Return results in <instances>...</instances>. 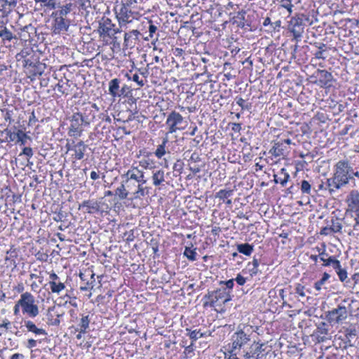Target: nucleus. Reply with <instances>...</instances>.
Segmentation results:
<instances>
[{
  "label": "nucleus",
  "instance_id": "nucleus-1",
  "mask_svg": "<svg viewBox=\"0 0 359 359\" xmlns=\"http://www.w3.org/2000/svg\"><path fill=\"white\" fill-rule=\"evenodd\" d=\"M252 333V327L250 325H239L238 330L231 336V344H229V356L228 359H231V356L237 355L236 350L240 351L243 346L250 341V335Z\"/></svg>",
  "mask_w": 359,
  "mask_h": 359
},
{
  "label": "nucleus",
  "instance_id": "nucleus-2",
  "mask_svg": "<svg viewBox=\"0 0 359 359\" xmlns=\"http://www.w3.org/2000/svg\"><path fill=\"white\" fill-rule=\"evenodd\" d=\"M354 169L348 160L339 161L334 165V175L342 187L353 180Z\"/></svg>",
  "mask_w": 359,
  "mask_h": 359
},
{
  "label": "nucleus",
  "instance_id": "nucleus-3",
  "mask_svg": "<svg viewBox=\"0 0 359 359\" xmlns=\"http://www.w3.org/2000/svg\"><path fill=\"white\" fill-rule=\"evenodd\" d=\"M22 312L29 318H35L39 313L38 306L35 304V297L28 292L22 293L19 299Z\"/></svg>",
  "mask_w": 359,
  "mask_h": 359
},
{
  "label": "nucleus",
  "instance_id": "nucleus-4",
  "mask_svg": "<svg viewBox=\"0 0 359 359\" xmlns=\"http://www.w3.org/2000/svg\"><path fill=\"white\" fill-rule=\"evenodd\" d=\"M71 124L69 128L68 134L69 136L78 137L82 133L81 126L89 125L91 119L88 115H83V113H74L70 120Z\"/></svg>",
  "mask_w": 359,
  "mask_h": 359
},
{
  "label": "nucleus",
  "instance_id": "nucleus-5",
  "mask_svg": "<svg viewBox=\"0 0 359 359\" xmlns=\"http://www.w3.org/2000/svg\"><path fill=\"white\" fill-rule=\"evenodd\" d=\"M183 116L175 111H172L167 116L165 125L168 129L167 134L176 133L185 128Z\"/></svg>",
  "mask_w": 359,
  "mask_h": 359
},
{
  "label": "nucleus",
  "instance_id": "nucleus-6",
  "mask_svg": "<svg viewBox=\"0 0 359 359\" xmlns=\"http://www.w3.org/2000/svg\"><path fill=\"white\" fill-rule=\"evenodd\" d=\"M131 4V1H130L126 4H123L118 10L115 8L116 18L121 27L132 22L133 19L135 18L134 15H136L137 13L132 11L129 8Z\"/></svg>",
  "mask_w": 359,
  "mask_h": 359
},
{
  "label": "nucleus",
  "instance_id": "nucleus-7",
  "mask_svg": "<svg viewBox=\"0 0 359 359\" xmlns=\"http://www.w3.org/2000/svg\"><path fill=\"white\" fill-rule=\"evenodd\" d=\"M304 29L302 20H299V17L296 13L290 18L288 24V30L293 36L292 41H300L303 37Z\"/></svg>",
  "mask_w": 359,
  "mask_h": 359
},
{
  "label": "nucleus",
  "instance_id": "nucleus-8",
  "mask_svg": "<svg viewBox=\"0 0 359 359\" xmlns=\"http://www.w3.org/2000/svg\"><path fill=\"white\" fill-rule=\"evenodd\" d=\"M347 309L345 306L338 305L337 308L329 311L326 318L330 324L341 323L347 318Z\"/></svg>",
  "mask_w": 359,
  "mask_h": 359
},
{
  "label": "nucleus",
  "instance_id": "nucleus-9",
  "mask_svg": "<svg viewBox=\"0 0 359 359\" xmlns=\"http://www.w3.org/2000/svg\"><path fill=\"white\" fill-rule=\"evenodd\" d=\"M358 332L357 330L352 326L344 328V331L341 332L340 338L344 342V348L355 346L358 339Z\"/></svg>",
  "mask_w": 359,
  "mask_h": 359
},
{
  "label": "nucleus",
  "instance_id": "nucleus-10",
  "mask_svg": "<svg viewBox=\"0 0 359 359\" xmlns=\"http://www.w3.org/2000/svg\"><path fill=\"white\" fill-rule=\"evenodd\" d=\"M330 325L325 322H320L316 330L313 332V337H315L317 342H325L331 339V333L330 332Z\"/></svg>",
  "mask_w": 359,
  "mask_h": 359
},
{
  "label": "nucleus",
  "instance_id": "nucleus-11",
  "mask_svg": "<svg viewBox=\"0 0 359 359\" xmlns=\"http://www.w3.org/2000/svg\"><path fill=\"white\" fill-rule=\"evenodd\" d=\"M79 277L83 283L80 286L81 291H88L93 289L95 283V273L93 271L86 269L79 273Z\"/></svg>",
  "mask_w": 359,
  "mask_h": 359
},
{
  "label": "nucleus",
  "instance_id": "nucleus-12",
  "mask_svg": "<svg viewBox=\"0 0 359 359\" xmlns=\"http://www.w3.org/2000/svg\"><path fill=\"white\" fill-rule=\"evenodd\" d=\"M122 177L126 178L124 182L127 188H130L129 183L132 180L136 181L138 184H145L147 182V180L144 179V172L137 168H132L126 174L123 175Z\"/></svg>",
  "mask_w": 359,
  "mask_h": 359
},
{
  "label": "nucleus",
  "instance_id": "nucleus-13",
  "mask_svg": "<svg viewBox=\"0 0 359 359\" xmlns=\"http://www.w3.org/2000/svg\"><path fill=\"white\" fill-rule=\"evenodd\" d=\"M315 77L316 78V83L321 88H328L332 86L333 76L332 74L325 69H318L315 72Z\"/></svg>",
  "mask_w": 359,
  "mask_h": 359
},
{
  "label": "nucleus",
  "instance_id": "nucleus-14",
  "mask_svg": "<svg viewBox=\"0 0 359 359\" xmlns=\"http://www.w3.org/2000/svg\"><path fill=\"white\" fill-rule=\"evenodd\" d=\"M52 17L54 18L53 24V32L55 34H60L68 30L70 25L69 20L60 15Z\"/></svg>",
  "mask_w": 359,
  "mask_h": 359
},
{
  "label": "nucleus",
  "instance_id": "nucleus-15",
  "mask_svg": "<svg viewBox=\"0 0 359 359\" xmlns=\"http://www.w3.org/2000/svg\"><path fill=\"white\" fill-rule=\"evenodd\" d=\"M232 297L231 292L227 291L226 288H219L215 290V297L212 298V302H210L209 303L205 302L204 306H205L208 304L210 306H214L215 303L219 300L224 304H226L232 299Z\"/></svg>",
  "mask_w": 359,
  "mask_h": 359
},
{
  "label": "nucleus",
  "instance_id": "nucleus-16",
  "mask_svg": "<svg viewBox=\"0 0 359 359\" xmlns=\"http://www.w3.org/2000/svg\"><path fill=\"white\" fill-rule=\"evenodd\" d=\"M115 25L112 23L111 20L102 17L99 21V26L97 32L100 37L108 36L112 33V27H114Z\"/></svg>",
  "mask_w": 359,
  "mask_h": 359
},
{
  "label": "nucleus",
  "instance_id": "nucleus-17",
  "mask_svg": "<svg viewBox=\"0 0 359 359\" xmlns=\"http://www.w3.org/2000/svg\"><path fill=\"white\" fill-rule=\"evenodd\" d=\"M4 133H6L7 138L10 142L15 141L20 143L21 145L26 144V140L30 139V137L25 133L22 130H18L17 133H13L8 129H6Z\"/></svg>",
  "mask_w": 359,
  "mask_h": 359
},
{
  "label": "nucleus",
  "instance_id": "nucleus-18",
  "mask_svg": "<svg viewBox=\"0 0 359 359\" xmlns=\"http://www.w3.org/2000/svg\"><path fill=\"white\" fill-rule=\"evenodd\" d=\"M102 203L95 200H86L79 204V209H86L85 212L89 214L100 212Z\"/></svg>",
  "mask_w": 359,
  "mask_h": 359
},
{
  "label": "nucleus",
  "instance_id": "nucleus-19",
  "mask_svg": "<svg viewBox=\"0 0 359 359\" xmlns=\"http://www.w3.org/2000/svg\"><path fill=\"white\" fill-rule=\"evenodd\" d=\"M140 32L137 29H133L124 34L123 45L126 48H133L137 41H140L139 36Z\"/></svg>",
  "mask_w": 359,
  "mask_h": 359
},
{
  "label": "nucleus",
  "instance_id": "nucleus-20",
  "mask_svg": "<svg viewBox=\"0 0 359 359\" xmlns=\"http://www.w3.org/2000/svg\"><path fill=\"white\" fill-rule=\"evenodd\" d=\"M23 326L26 327L27 332L34 333L36 336L43 335L46 336L47 332L43 328L37 327L36 324L30 320H24Z\"/></svg>",
  "mask_w": 359,
  "mask_h": 359
},
{
  "label": "nucleus",
  "instance_id": "nucleus-21",
  "mask_svg": "<svg viewBox=\"0 0 359 359\" xmlns=\"http://www.w3.org/2000/svg\"><path fill=\"white\" fill-rule=\"evenodd\" d=\"M0 39L5 43L11 42L13 39H15L13 34L6 27L5 23L0 20Z\"/></svg>",
  "mask_w": 359,
  "mask_h": 359
},
{
  "label": "nucleus",
  "instance_id": "nucleus-22",
  "mask_svg": "<svg viewBox=\"0 0 359 359\" xmlns=\"http://www.w3.org/2000/svg\"><path fill=\"white\" fill-rule=\"evenodd\" d=\"M81 318L75 328V331L80 333H86L89 328L90 318L88 315L81 314Z\"/></svg>",
  "mask_w": 359,
  "mask_h": 359
},
{
  "label": "nucleus",
  "instance_id": "nucleus-23",
  "mask_svg": "<svg viewBox=\"0 0 359 359\" xmlns=\"http://www.w3.org/2000/svg\"><path fill=\"white\" fill-rule=\"evenodd\" d=\"M152 181L155 187L162 184L165 182V171L163 169L154 168L152 171Z\"/></svg>",
  "mask_w": 359,
  "mask_h": 359
},
{
  "label": "nucleus",
  "instance_id": "nucleus-24",
  "mask_svg": "<svg viewBox=\"0 0 359 359\" xmlns=\"http://www.w3.org/2000/svg\"><path fill=\"white\" fill-rule=\"evenodd\" d=\"M246 11L242 9L237 13V15L233 17V19H236L233 21V24H237V26L241 28H245L246 27H250V24L245 20Z\"/></svg>",
  "mask_w": 359,
  "mask_h": 359
},
{
  "label": "nucleus",
  "instance_id": "nucleus-25",
  "mask_svg": "<svg viewBox=\"0 0 359 359\" xmlns=\"http://www.w3.org/2000/svg\"><path fill=\"white\" fill-rule=\"evenodd\" d=\"M349 208L353 212H359V192L352 191L350 194Z\"/></svg>",
  "mask_w": 359,
  "mask_h": 359
},
{
  "label": "nucleus",
  "instance_id": "nucleus-26",
  "mask_svg": "<svg viewBox=\"0 0 359 359\" xmlns=\"http://www.w3.org/2000/svg\"><path fill=\"white\" fill-rule=\"evenodd\" d=\"M86 147L87 146L83 141H80L76 144H75L72 149V150L74 151V158L78 160L82 159L84 157V152Z\"/></svg>",
  "mask_w": 359,
  "mask_h": 359
},
{
  "label": "nucleus",
  "instance_id": "nucleus-27",
  "mask_svg": "<svg viewBox=\"0 0 359 359\" xmlns=\"http://www.w3.org/2000/svg\"><path fill=\"white\" fill-rule=\"evenodd\" d=\"M23 66L25 67H33L34 68V74H41L42 71L40 69V67L42 65L39 61L36 60H32L30 58H25L23 59Z\"/></svg>",
  "mask_w": 359,
  "mask_h": 359
},
{
  "label": "nucleus",
  "instance_id": "nucleus-28",
  "mask_svg": "<svg viewBox=\"0 0 359 359\" xmlns=\"http://www.w3.org/2000/svg\"><path fill=\"white\" fill-rule=\"evenodd\" d=\"M337 179L334 174L332 177L327 179L326 186L329 190L330 194H333L336 190H339L343 188L339 181H337Z\"/></svg>",
  "mask_w": 359,
  "mask_h": 359
},
{
  "label": "nucleus",
  "instance_id": "nucleus-29",
  "mask_svg": "<svg viewBox=\"0 0 359 359\" xmlns=\"http://www.w3.org/2000/svg\"><path fill=\"white\" fill-rule=\"evenodd\" d=\"M279 175V177L277 175H273L275 183H280L282 187H285L290 179V175L287 172L286 169L282 168Z\"/></svg>",
  "mask_w": 359,
  "mask_h": 359
},
{
  "label": "nucleus",
  "instance_id": "nucleus-30",
  "mask_svg": "<svg viewBox=\"0 0 359 359\" xmlns=\"http://www.w3.org/2000/svg\"><path fill=\"white\" fill-rule=\"evenodd\" d=\"M73 6L72 3H68L62 6H60V9L53 12L51 16L60 15L66 18L67 15L72 11Z\"/></svg>",
  "mask_w": 359,
  "mask_h": 359
},
{
  "label": "nucleus",
  "instance_id": "nucleus-31",
  "mask_svg": "<svg viewBox=\"0 0 359 359\" xmlns=\"http://www.w3.org/2000/svg\"><path fill=\"white\" fill-rule=\"evenodd\" d=\"M259 264H260V260L257 259L255 257H253L252 262H249L248 264V271H249V273H250L251 278L257 276L259 273Z\"/></svg>",
  "mask_w": 359,
  "mask_h": 359
},
{
  "label": "nucleus",
  "instance_id": "nucleus-32",
  "mask_svg": "<svg viewBox=\"0 0 359 359\" xmlns=\"http://www.w3.org/2000/svg\"><path fill=\"white\" fill-rule=\"evenodd\" d=\"M119 83L120 80L118 79H114L110 81L109 83V94L113 97H119Z\"/></svg>",
  "mask_w": 359,
  "mask_h": 359
},
{
  "label": "nucleus",
  "instance_id": "nucleus-33",
  "mask_svg": "<svg viewBox=\"0 0 359 359\" xmlns=\"http://www.w3.org/2000/svg\"><path fill=\"white\" fill-rule=\"evenodd\" d=\"M236 248L239 253L246 256H250L254 251V246L248 243L237 244Z\"/></svg>",
  "mask_w": 359,
  "mask_h": 359
},
{
  "label": "nucleus",
  "instance_id": "nucleus-34",
  "mask_svg": "<svg viewBox=\"0 0 359 359\" xmlns=\"http://www.w3.org/2000/svg\"><path fill=\"white\" fill-rule=\"evenodd\" d=\"M126 184L124 181L121 183V186L118 187L116 190L114 195L118 196L120 200H123L127 198L129 191L126 189Z\"/></svg>",
  "mask_w": 359,
  "mask_h": 359
},
{
  "label": "nucleus",
  "instance_id": "nucleus-35",
  "mask_svg": "<svg viewBox=\"0 0 359 359\" xmlns=\"http://www.w3.org/2000/svg\"><path fill=\"white\" fill-rule=\"evenodd\" d=\"M264 346V344L257 342L255 347H252L253 354L252 355H254L255 359H262L264 356L263 352L265 351V348Z\"/></svg>",
  "mask_w": 359,
  "mask_h": 359
},
{
  "label": "nucleus",
  "instance_id": "nucleus-36",
  "mask_svg": "<svg viewBox=\"0 0 359 359\" xmlns=\"http://www.w3.org/2000/svg\"><path fill=\"white\" fill-rule=\"evenodd\" d=\"M144 184L140 183L137 185V189L135 191L132 192L133 197L134 198H140L149 193V189L147 187H143L142 185Z\"/></svg>",
  "mask_w": 359,
  "mask_h": 359
},
{
  "label": "nucleus",
  "instance_id": "nucleus-37",
  "mask_svg": "<svg viewBox=\"0 0 359 359\" xmlns=\"http://www.w3.org/2000/svg\"><path fill=\"white\" fill-rule=\"evenodd\" d=\"M270 153L276 157H280L281 156H283V144L280 142L275 143L271 149L270 150Z\"/></svg>",
  "mask_w": 359,
  "mask_h": 359
},
{
  "label": "nucleus",
  "instance_id": "nucleus-38",
  "mask_svg": "<svg viewBox=\"0 0 359 359\" xmlns=\"http://www.w3.org/2000/svg\"><path fill=\"white\" fill-rule=\"evenodd\" d=\"M233 194V189H221L218 192L215 194V198H219L223 202L225 201L226 199H228L231 197Z\"/></svg>",
  "mask_w": 359,
  "mask_h": 359
},
{
  "label": "nucleus",
  "instance_id": "nucleus-39",
  "mask_svg": "<svg viewBox=\"0 0 359 359\" xmlns=\"http://www.w3.org/2000/svg\"><path fill=\"white\" fill-rule=\"evenodd\" d=\"M168 142V137H165L163 139L162 143L157 147V149L155 151L154 154L158 158H162V156L165 154V147Z\"/></svg>",
  "mask_w": 359,
  "mask_h": 359
},
{
  "label": "nucleus",
  "instance_id": "nucleus-40",
  "mask_svg": "<svg viewBox=\"0 0 359 359\" xmlns=\"http://www.w3.org/2000/svg\"><path fill=\"white\" fill-rule=\"evenodd\" d=\"M49 285L53 293L59 294L65 288V284L60 281H50Z\"/></svg>",
  "mask_w": 359,
  "mask_h": 359
},
{
  "label": "nucleus",
  "instance_id": "nucleus-41",
  "mask_svg": "<svg viewBox=\"0 0 359 359\" xmlns=\"http://www.w3.org/2000/svg\"><path fill=\"white\" fill-rule=\"evenodd\" d=\"M339 276V280L341 282H344V285L347 287H350L349 283H351L350 280H346L347 279V271L345 269L341 268L336 272Z\"/></svg>",
  "mask_w": 359,
  "mask_h": 359
},
{
  "label": "nucleus",
  "instance_id": "nucleus-42",
  "mask_svg": "<svg viewBox=\"0 0 359 359\" xmlns=\"http://www.w3.org/2000/svg\"><path fill=\"white\" fill-rule=\"evenodd\" d=\"M183 255L190 261L194 262L196 260L197 253L196 249L191 250L189 247H185Z\"/></svg>",
  "mask_w": 359,
  "mask_h": 359
},
{
  "label": "nucleus",
  "instance_id": "nucleus-43",
  "mask_svg": "<svg viewBox=\"0 0 359 359\" xmlns=\"http://www.w3.org/2000/svg\"><path fill=\"white\" fill-rule=\"evenodd\" d=\"M280 4V6L287 9L289 13V15L292 13V8L294 5L292 4V0H276Z\"/></svg>",
  "mask_w": 359,
  "mask_h": 359
},
{
  "label": "nucleus",
  "instance_id": "nucleus-44",
  "mask_svg": "<svg viewBox=\"0 0 359 359\" xmlns=\"http://www.w3.org/2000/svg\"><path fill=\"white\" fill-rule=\"evenodd\" d=\"M186 331L188 332L187 335L193 341H196L198 339L203 337V332H201L200 330H191L190 329L187 328Z\"/></svg>",
  "mask_w": 359,
  "mask_h": 359
},
{
  "label": "nucleus",
  "instance_id": "nucleus-45",
  "mask_svg": "<svg viewBox=\"0 0 359 359\" xmlns=\"http://www.w3.org/2000/svg\"><path fill=\"white\" fill-rule=\"evenodd\" d=\"M300 189L302 194H311V186L310 183L306 180H302L301 182Z\"/></svg>",
  "mask_w": 359,
  "mask_h": 359
},
{
  "label": "nucleus",
  "instance_id": "nucleus-46",
  "mask_svg": "<svg viewBox=\"0 0 359 359\" xmlns=\"http://www.w3.org/2000/svg\"><path fill=\"white\" fill-rule=\"evenodd\" d=\"M235 100L237 104L241 107L242 110H250L251 109L252 104L246 103L242 97H236Z\"/></svg>",
  "mask_w": 359,
  "mask_h": 359
},
{
  "label": "nucleus",
  "instance_id": "nucleus-47",
  "mask_svg": "<svg viewBox=\"0 0 359 359\" xmlns=\"http://www.w3.org/2000/svg\"><path fill=\"white\" fill-rule=\"evenodd\" d=\"M332 225L330 226V229L332 233H338L341 232L342 229V224L338 221V219H332L331 221Z\"/></svg>",
  "mask_w": 359,
  "mask_h": 359
},
{
  "label": "nucleus",
  "instance_id": "nucleus-48",
  "mask_svg": "<svg viewBox=\"0 0 359 359\" xmlns=\"http://www.w3.org/2000/svg\"><path fill=\"white\" fill-rule=\"evenodd\" d=\"M298 17H299V20H302V23L304 27L308 24L309 25H311L313 23V20L310 18L309 15L304 13H297Z\"/></svg>",
  "mask_w": 359,
  "mask_h": 359
},
{
  "label": "nucleus",
  "instance_id": "nucleus-49",
  "mask_svg": "<svg viewBox=\"0 0 359 359\" xmlns=\"http://www.w3.org/2000/svg\"><path fill=\"white\" fill-rule=\"evenodd\" d=\"M76 2L78 3L81 9L85 11H86L91 6L90 0H77Z\"/></svg>",
  "mask_w": 359,
  "mask_h": 359
},
{
  "label": "nucleus",
  "instance_id": "nucleus-50",
  "mask_svg": "<svg viewBox=\"0 0 359 359\" xmlns=\"http://www.w3.org/2000/svg\"><path fill=\"white\" fill-rule=\"evenodd\" d=\"M220 285H225V287L224 288H226V290L227 291H230L231 292V290L233 289V286H234V279H230V280H228L226 281H220L219 283Z\"/></svg>",
  "mask_w": 359,
  "mask_h": 359
},
{
  "label": "nucleus",
  "instance_id": "nucleus-51",
  "mask_svg": "<svg viewBox=\"0 0 359 359\" xmlns=\"http://www.w3.org/2000/svg\"><path fill=\"white\" fill-rule=\"evenodd\" d=\"M304 286L300 283H297L295 285L294 292L296 294H299L300 297H304L306 296L304 292Z\"/></svg>",
  "mask_w": 359,
  "mask_h": 359
},
{
  "label": "nucleus",
  "instance_id": "nucleus-52",
  "mask_svg": "<svg viewBox=\"0 0 359 359\" xmlns=\"http://www.w3.org/2000/svg\"><path fill=\"white\" fill-rule=\"evenodd\" d=\"M183 165H184L183 162L182 161H180V160H178V161H177V162H175L174 163V165H173V168H172L173 170L176 171V172H179L180 174L182 172Z\"/></svg>",
  "mask_w": 359,
  "mask_h": 359
},
{
  "label": "nucleus",
  "instance_id": "nucleus-53",
  "mask_svg": "<svg viewBox=\"0 0 359 359\" xmlns=\"http://www.w3.org/2000/svg\"><path fill=\"white\" fill-rule=\"evenodd\" d=\"M130 79L136 82L140 87H142L144 85V81L140 79L137 74H134Z\"/></svg>",
  "mask_w": 359,
  "mask_h": 359
},
{
  "label": "nucleus",
  "instance_id": "nucleus-54",
  "mask_svg": "<svg viewBox=\"0 0 359 359\" xmlns=\"http://www.w3.org/2000/svg\"><path fill=\"white\" fill-rule=\"evenodd\" d=\"M130 93V88L127 85H124L121 89H119V97L123 95L124 97H128V94Z\"/></svg>",
  "mask_w": 359,
  "mask_h": 359
},
{
  "label": "nucleus",
  "instance_id": "nucleus-55",
  "mask_svg": "<svg viewBox=\"0 0 359 359\" xmlns=\"http://www.w3.org/2000/svg\"><path fill=\"white\" fill-rule=\"evenodd\" d=\"M29 50L24 49L20 51V53L16 55L17 60H20L22 59L27 58V57L29 55Z\"/></svg>",
  "mask_w": 359,
  "mask_h": 359
},
{
  "label": "nucleus",
  "instance_id": "nucleus-56",
  "mask_svg": "<svg viewBox=\"0 0 359 359\" xmlns=\"http://www.w3.org/2000/svg\"><path fill=\"white\" fill-rule=\"evenodd\" d=\"M46 6L50 9H55L56 8L60 7V6L56 3L55 0H47L46 2L43 3Z\"/></svg>",
  "mask_w": 359,
  "mask_h": 359
},
{
  "label": "nucleus",
  "instance_id": "nucleus-57",
  "mask_svg": "<svg viewBox=\"0 0 359 359\" xmlns=\"http://www.w3.org/2000/svg\"><path fill=\"white\" fill-rule=\"evenodd\" d=\"M247 278L243 277L240 273L237 274L236 278L234 279V281L237 283L239 285H244L246 283Z\"/></svg>",
  "mask_w": 359,
  "mask_h": 359
},
{
  "label": "nucleus",
  "instance_id": "nucleus-58",
  "mask_svg": "<svg viewBox=\"0 0 359 359\" xmlns=\"http://www.w3.org/2000/svg\"><path fill=\"white\" fill-rule=\"evenodd\" d=\"M336 352L335 353H325V359H340L341 358V356L339 355V354L337 352V349L336 348L335 349Z\"/></svg>",
  "mask_w": 359,
  "mask_h": 359
},
{
  "label": "nucleus",
  "instance_id": "nucleus-59",
  "mask_svg": "<svg viewBox=\"0 0 359 359\" xmlns=\"http://www.w3.org/2000/svg\"><path fill=\"white\" fill-rule=\"evenodd\" d=\"M140 166H142V168H145V169H153L154 170V166L152 165V163H150L149 161L147 160H143V161H141L140 162Z\"/></svg>",
  "mask_w": 359,
  "mask_h": 359
},
{
  "label": "nucleus",
  "instance_id": "nucleus-60",
  "mask_svg": "<svg viewBox=\"0 0 359 359\" xmlns=\"http://www.w3.org/2000/svg\"><path fill=\"white\" fill-rule=\"evenodd\" d=\"M149 36L151 38H152L154 34H155L157 30V27L152 23L151 20L149 21Z\"/></svg>",
  "mask_w": 359,
  "mask_h": 359
},
{
  "label": "nucleus",
  "instance_id": "nucleus-61",
  "mask_svg": "<svg viewBox=\"0 0 359 359\" xmlns=\"http://www.w3.org/2000/svg\"><path fill=\"white\" fill-rule=\"evenodd\" d=\"M326 283V280H325L323 278H320L319 280L316 281L314 283V288L317 291H320L322 289V286Z\"/></svg>",
  "mask_w": 359,
  "mask_h": 359
},
{
  "label": "nucleus",
  "instance_id": "nucleus-62",
  "mask_svg": "<svg viewBox=\"0 0 359 359\" xmlns=\"http://www.w3.org/2000/svg\"><path fill=\"white\" fill-rule=\"evenodd\" d=\"M22 154L29 158L32 157L33 156L32 149L31 147H24L22 149V152L20 154V156Z\"/></svg>",
  "mask_w": 359,
  "mask_h": 359
},
{
  "label": "nucleus",
  "instance_id": "nucleus-63",
  "mask_svg": "<svg viewBox=\"0 0 359 359\" xmlns=\"http://www.w3.org/2000/svg\"><path fill=\"white\" fill-rule=\"evenodd\" d=\"M36 344H37V340L36 339H29L27 340V344H26V347L27 348H34L36 346Z\"/></svg>",
  "mask_w": 359,
  "mask_h": 359
},
{
  "label": "nucleus",
  "instance_id": "nucleus-64",
  "mask_svg": "<svg viewBox=\"0 0 359 359\" xmlns=\"http://www.w3.org/2000/svg\"><path fill=\"white\" fill-rule=\"evenodd\" d=\"M355 213V217L354 218L355 224L353 225V229L355 231H359V212H354Z\"/></svg>",
  "mask_w": 359,
  "mask_h": 359
}]
</instances>
